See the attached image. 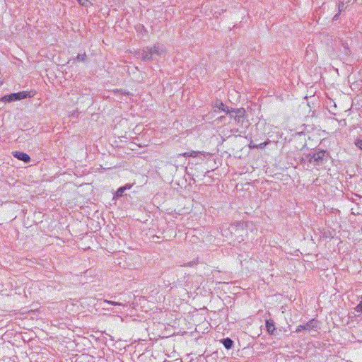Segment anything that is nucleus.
I'll return each instance as SVG.
<instances>
[{
  "mask_svg": "<svg viewBox=\"0 0 362 362\" xmlns=\"http://www.w3.org/2000/svg\"><path fill=\"white\" fill-rule=\"evenodd\" d=\"M167 52L164 45L156 43L153 46L147 47L142 50L141 59L144 61L157 59L158 57H165Z\"/></svg>",
  "mask_w": 362,
  "mask_h": 362,
  "instance_id": "obj_1",
  "label": "nucleus"
},
{
  "mask_svg": "<svg viewBox=\"0 0 362 362\" xmlns=\"http://www.w3.org/2000/svg\"><path fill=\"white\" fill-rule=\"evenodd\" d=\"M227 113L233 118L235 123L241 127L247 128L248 127V121L245 117V110L244 108L233 109L227 111Z\"/></svg>",
  "mask_w": 362,
  "mask_h": 362,
  "instance_id": "obj_2",
  "label": "nucleus"
},
{
  "mask_svg": "<svg viewBox=\"0 0 362 362\" xmlns=\"http://www.w3.org/2000/svg\"><path fill=\"white\" fill-rule=\"evenodd\" d=\"M240 230H243V223H237V224H224L221 228V232L223 236L226 238L230 237L232 235L233 231H238Z\"/></svg>",
  "mask_w": 362,
  "mask_h": 362,
  "instance_id": "obj_3",
  "label": "nucleus"
},
{
  "mask_svg": "<svg viewBox=\"0 0 362 362\" xmlns=\"http://www.w3.org/2000/svg\"><path fill=\"white\" fill-rule=\"evenodd\" d=\"M326 152L325 151H318L313 155L310 154L309 162L314 165H319L324 163Z\"/></svg>",
  "mask_w": 362,
  "mask_h": 362,
  "instance_id": "obj_4",
  "label": "nucleus"
},
{
  "mask_svg": "<svg viewBox=\"0 0 362 362\" xmlns=\"http://www.w3.org/2000/svg\"><path fill=\"white\" fill-rule=\"evenodd\" d=\"M13 156H14V157L17 158L18 160H23L25 163L29 162L30 160V156L27 153H23V152L16 151L13 153Z\"/></svg>",
  "mask_w": 362,
  "mask_h": 362,
  "instance_id": "obj_5",
  "label": "nucleus"
},
{
  "mask_svg": "<svg viewBox=\"0 0 362 362\" xmlns=\"http://www.w3.org/2000/svg\"><path fill=\"white\" fill-rule=\"evenodd\" d=\"M1 100L4 102L10 103L12 101H16V100H20L18 96V93H11L10 95L4 96L2 98Z\"/></svg>",
  "mask_w": 362,
  "mask_h": 362,
  "instance_id": "obj_6",
  "label": "nucleus"
},
{
  "mask_svg": "<svg viewBox=\"0 0 362 362\" xmlns=\"http://www.w3.org/2000/svg\"><path fill=\"white\" fill-rule=\"evenodd\" d=\"M266 328H267V331L269 334H273L276 329L274 322L272 320H266Z\"/></svg>",
  "mask_w": 362,
  "mask_h": 362,
  "instance_id": "obj_7",
  "label": "nucleus"
},
{
  "mask_svg": "<svg viewBox=\"0 0 362 362\" xmlns=\"http://www.w3.org/2000/svg\"><path fill=\"white\" fill-rule=\"evenodd\" d=\"M267 144H268V142H263V143H260V144H257L255 142H254L253 141H251L250 142L249 147L250 148H263L267 146Z\"/></svg>",
  "mask_w": 362,
  "mask_h": 362,
  "instance_id": "obj_8",
  "label": "nucleus"
},
{
  "mask_svg": "<svg viewBox=\"0 0 362 362\" xmlns=\"http://www.w3.org/2000/svg\"><path fill=\"white\" fill-rule=\"evenodd\" d=\"M222 343L226 349H230L233 345V341L230 338L223 339Z\"/></svg>",
  "mask_w": 362,
  "mask_h": 362,
  "instance_id": "obj_9",
  "label": "nucleus"
},
{
  "mask_svg": "<svg viewBox=\"0 0 362 362\" xmlns=\"http://www.w3.org/2000/svg\"><path fill=\"white\" fill-rule=\"evenodd\" d=\"M18 96L19 100L26 98L28 97H30L31 95L27 91H21L18 93Z\"/></svg>",
  "mask_w": 362,
  "mask_h": 362,
  "instance_id": "obj_10",
  "label": "nucleus"
},
{
  "mask_svg": "<svg viewBox=\"0 0 362 362\" xmlns=\"http://www.w3.org/2000/svg\"><path fill=\"white\" fill-rule=\"evenodd\" d=\"M126 189H127V187H119V188L117 190V192H116V193H115L116 197H122L123 193H124V192Z\"/></svg>",
  "mask_w": 362,
  "mask_h": 362,
  "instance_id": "obj_11",
  "label": "nucleus"
},
{
  "mask_svg": "<svg viewBox=\"0 0 362 362\" xmlns=\"http://www.w3.org/2000/svg\"><path fill=\"white\" fill-rule=\"evenodd\" d=\"M216 107H218V109L222 110L224 112H227V111H230L228 109L226 110V108L225 107L224 104L222 102H217L216 103Z\"/></svg>",
  "mask_w": 362,
  "mask_h": 362,
  "instance_id": "obj_12",
  "label": "nucleus"
},
{
  "mask_svg": "<svg viewBox=\"0 0 362 362\" xmlns=\"http://www.w3.org/2000/svg\"><path fill=\"white\" fill-rule=\"evenodd\" d=\"M104 303L110 304V305H120V306H123V307L125 306L124 304H122V303H118V302H115V301H112V300H105Z\"/></svg>",
  "mask_w": 362,
  "mask_h": 362,
  "instance_id": "obj_13",
  "label": "nucleus"
},
{
  "mask_svg": "<svg viewBox=\"0 0 362 362\" xmlns=\"http://www.w3.org/2000/svg\"><path fill=\"white\" fill-rule=\"evenodd\" d=\"M86 59V54H78L77 56V59L81 62H84Z\"/></svg>",
  "mask_w": 362,
  "mask_h": 362,
  "instance_id": "obj_14",
  "label": "nucleus"
},
{
  "mask_svg": "<svg viewBox=\"0 0 362 362\" xmlns=\"http://www.w3.org/2000/svg\"><path fill=\"white\" fill-rule=\"evenodd\" d=\"M304 326H306L305 330L310 331L312 328L314 327V325H313V322H309L306 325H303Z\"/></svg>",
  "mask_w": 362,
  "mask_h": 362,
  "instance_id": "obj_15",
  "label": "nucleus"
},
{
  "mask_svg": "<svg viewBox=\"0 0 362 362\" xmlns=\"http://www.w3.org/2000/svg\"><path fill=\"white\" fill-rule=\"evenodd\" d=\"M201 153H202V152L198 151H192L190 152V157L195 158V157L198 156L199 154H201Z\"/></svg>",
  "mask_w": 362,
  "mask_h": 362,
  "instance_id": "obj_16",
  "label": "nucleus"
},
{
  "mask_svg": "<svg viewBox=\"0 0 362 362\" xmlns=\"http://www.w3.org/2000/svg\"><path fill=\"white\" fill-rule=\"evenodd\" d=\"M355 144L358 148L362 150V139H357Z\"/></svg>",
  "mask_w": 362,
  "mask_h": 362,
  "instance_id": "obj_17",
  "label": "nucleus"
},
{
  "mask_svg": "<svg viewBox=\"0 0 362 362\" xmlns=\"http://www.w3.org/2000/svg\"><path fill=\"white\" fill-rule=\"evenodd\" d=\"M306 326H304L303 325H300L299 326L297 327L296 328V332H301L302 330H305Z\"/></svg>",
  "mask_w": 362,
  "mask_h": 362,
  "instance_id": "obj_18",
  "label": "nucleus"
},
{
  "mask_svg": "<svg viewBox=\"0 0 362 362\" xmlns=\"http://www.w3.org/2000/svg\"><path fill=\"white\" fill-rule=\"evenodd\" d=\"M78 3L82 5L87 6L88 4L89 3L88 0H78Z\"/></svg>",
  "mask_w": 362,
  "mask_h": 362,
  "instance_id": "obj_19",
  "label": "nucleus"
},
{
  "mask_svg": "<svg viewBox=\"0 0 362 362\" xmlns=\"http://www.w3.org/2000/svg\"><path fill=\"white\" fill-rule=\"evenodd\" d=\"M344 9V2H340L339 4V12L341 13Z\"/></svg>",
  "mask_w": 362,
  "mask_h": 362,
  "instance_id": "obj_20",
  "label": "nucleus"
},
{
  "mask_svg": "<svg viewBox=\"0 0 362 362\" xmlns=\"http://www.w3.org/2000/svg\"><path fill=\"white\" fill-rule=\"evenodd\" d=\"M177 156L178 157L179 156L190 157V152H185V153H180V154H178Z\"/></svg>",
  "mask_w": 362,
  "mask_h": 362,
  "instance_id": "obj_21",
  "label": "nucleus"
},
{
  "mask_svg": "<svg viewBox=\"0 0 362 362\" xmlns=\"http://www.w3.org/2000/svg\"><path fill=\"white\" fill-rule=\"evenodd\" d=\"M339 15H340V13L338 12V13L334 15V16L333 17V20H337V18H339Z\"/></svg>",
  "mask_w": 362,
  "mask_h": 362,
  "instance_id": "obj_22",
  "label": "nucleus"
},
{
  "mask_svg": "<svg viewBox=\"0 0 362 362\" xmlns=\"http://www.w3.org/2000/svg\"><path fill=\"white\" fill-rule=\"evenodd\" d=\"M193 264H194V263H193V262H188V263L186 264V266H187V267H191V266H192Z\"/></svg>",
  "mask_w": 362,
  "mask_h": 362,
  "instance_id": "obj_23",
  "label": "nucleus"
},
{
  "mask_svg": "<svg viewBox=\"0 0 362 362\" xmlns=\"http://www.w3.org/2000/svg\"><path fill=\"white\" fill-rule=\"evenodd\" d=\"M124 187H127V189H130L132 187V185H127Z\"/></svg>",
  "mask_w": 362,
  "mask_h": 362,
  "instance_id": "obj_24",
  "label": "nucleus"
},
{
  "mask_svg": "<svg viewBox=\"0 0 362 362\" xmlns=\"http://www.w3.org/2000/svg\"><path fill=\"white\" fill-rule=\"evenodd\" d=\"M163 362H170L169 361L165 360Z\"/></svg>",
  "mask_w": 362,
  "mask_h": 362,
  "instance_id": "obj_25",
  "label": "nucleus"
}]
</instances>
